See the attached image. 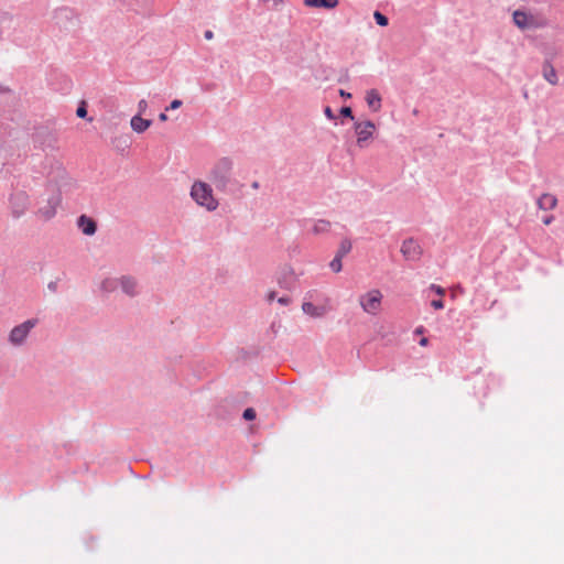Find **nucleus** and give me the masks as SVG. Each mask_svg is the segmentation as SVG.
Returning <instances> with one entry per match:
<instances>
[{
    "label": "nucleus",
    "instance_id": "nucleus-1",
    "mask_svg": "<svg viewBox=\"0 0 564 564\" xmlns=\"http://www.w3.org/2000/svg\"><path fill=\"white\" fill-rule=\"evenodd\" d=\"M234 165V160L229 156H221L212 164L207 177L217 192L232 194L237 188Z\"/></svg>",
    "mask_w": 564,
    "mask_h": 564
},
{
    "label": "nucleus",
    "instance_id": "nucleus-2",
    "mask_svg": "<svg viewBox=\"0 0 564 564\" xmlns=\"http://www.w3.org/2000/svg\"><path fill=\"white\" fill-rule=\"evenodd\" d=\"M189 196L199 207L207 212H215L219 206V202L214 195L213 185L205 181H194L191 186Z\"/></svg>",
    "mask_w": 564,
    "mask_h": 564
},
{
    "label": "nucleus",
    "instance_id": "nucleus-3",
    "mask_svg": "<svg viewBox=\"0 0 564 564\" xmlns=\"http://www.w3.org/2000/svg\"><path fill=\"white\" fill-rule=\"evenodd\" d=\"M37 318H29L12 327L8 334L9 345L14 348H21L25 346L31 333L37 326Z\"/></svg>",
    "mask_w": 564,
    "mask_h": 564
},
{
    "label": "nucleus",
    "instance_id": "nucleus-4",
    "mask_svg": "<svg viewBox=\"0 0 564 564\" xmlns=\"http://www.w3.org/2000/svg\"><path fill=\"white\" fill-rule=\"evenodd\" d=\"M513 23L520 30H529V29H542L549 25L547 20L538 19L533 14L527 13L521 10H516L512 14Z\"/></svg>",
    "mask_w": 564,
    "mask_h": 564
},
{
    "label": "nucleus",
    "instance_id": "nucleus-5",
    "mask_svg": "<svg viewBox=\"0 0 564 564\" xmlns=\"http://www.w3.org/2000/svg\"><path fill=\"white\" fill-rule=\"evenodd\" d=\"M382 293L378 289H372L360 295L359 304L362 311L369 315H377L381 307Z\"/></svg>",
    "mask_w": 564,
    "mask_h": 564
},
{
    "label": "nucleus",
    "instance_id": "nucleus-6",
    "mask_svg": "<svg viewBox=\"0 0 564 564\" xmlns=\"http://www.w3.org/2000/svg\"><path fill=\"white\" fill-rule=\"evenodd\" d=\"M313 296L314 292L306 293L305 301L302 303V311L310 317L322 318L330 311L329 299L325 297L323 304L316 305L312 302Z\"/></svg>",
    "mask_w": 564,
    "mask_h": 564
},
{
    "label": "nucleus",
    "instance_id": "nucleus-7",
    "mask_svg": "<svg viewBox=\"0 0 564 564\" xmlns=\"http://www.w3.org/2000/svg\"><path fill=\"white\" fill-rule=\"evenodd\" d=\"M11 214L13 218L22 217L30 206L29 195L24 191H18L10 196Z\"/></svg>",
    "mask_w": 564,
    "mask_h": 564
},
{
    "label": "nucleus",
    "instance_id": "nucleus-8",
    "mask_svg": "<svg viewBox=\"0 0 564 564\" xmlns=\"http://www.w3.org/2000/svg\"><path fill=\"white\" fill-rule=\"evenodd\" d=\"M355 132L357 134V144L364 148L367 142L372 139L376 131V124L371 120L357 121L354 124Z\"/></svg>",
    "mask_w": 564,
    "mask_h": 564
},
{
    "label": "nucleus",
    "instance_id": "nucleus-9",
    "mask_svg": "<svg viewBox=\"0 0 564 564\" xmlns=\"http://www.w3.org/2000/svg\"><path fill=\"white\" fill-rule=\"evenodd\" d=\"M400 251L406 261L413 262L419 261L423 253L421 245L413 238L405 239Z\"/></svg>",
    "mask_w": 564,
    "mask_h": 564
},
{
    "label": "nucleus",
    "instance_id": "nucleus-10",
    "mask_svg": "<svg viewBox=\"0 0 564 564\" xmlns=\"http://www.w3.org/2000/svg\"><path fill=\"white\" fill-rule=\"evenodd\" d=\"M61 204L59 194H54L47 198V203L44 207L39 209V215L45 219L50 220L56 215V210L58 205Z\"/></svg>",
    "mask_w": 564,
    "mask_h": 564
},
{
    "label": "nucleus",
    "instance_id": "nucleus-11",
    "mask_svg": "<svg viewBox=\"0 0 564 564\" xmlns=\"http://www.w3.org/2000/svg\"><path fill=\"white\" fill-rule=\"evenodd\" d=\"M119 286L121 291L128 296H135L139 293L138 282L130 275H122L119 278Z\"/></svg>",
    "mask_w": 564,
    "mask_h": 564
},
{
    "label": "nucleus",
    "instance_id": "nucleus-12",
    "mask_svg": "<svg viewBox=\"0 0 564 564\" xmlns=\"http://www.w3.org/2000/svg\"><path fill=\"white\" fill-rule=\"evenodd\" d=\"M77 227L86 236H93L97 231V225L95 220L86 215H82L78 217Z\"/></svg>",
    "mask_w": 564,
    "mask_h": 564
},
{
    "label": "nucleus",
    "instance_id": "nucleus-13",
    "mask_svg": "<svg viewBox=\"0 0 564 564\" xmlns=\"http://www.w3.org/2000/svg\"><path fill=\"white\" fill-rule=\"evenodd\" d=\"M536 205L541 210H552L557 205V198L553 194L544 193L536 199Z\"/></svg>",
    "mask_w": 564,
    "mask_h": 564
},
{
    "label": "nucleus",
    "instance_id": "nucleus-14",
    "mask_svg": "<svg viewBox=\"0 0 564 564\" xmlns=\"http://www.w3.org/2000/svg\"><path fill=\"white\" fill-rule=\"evenodd\" d=\"M152 126V120L143 119L142 116L134 115L130 120V127L135 133H143Z\"/></svg>",
    "mask_w": 564,
    "mask_h": 564
},
{
    "label": "nucleus",
    "instance_id": "nucleus-15",
    "mask_svg": "<svg viewBox=\"0 0 564 564\" xmlns=\"http://www.w3.org/2000/svg\"><path fill=\"white\" fill-rule=\"evenodd\" d=\"M366 101L368 107L377 112L381 109V96L377 89H369L366 93Z\"/></svg>",
    "mask_w": 564,
    "mask_h": 564
},
{
    "label": "nucleus",
    "instance_id": "nucleus-16",
    "mask_svg": "<svg viewBox=\"0 0 564 564\" xmlns=\"http://www.w3.org/2000/svg\"><path fill=\"white\" fill-rule=\"evenodd\" d=\"M542 75H543V78L549 84H551L553 86L557 85V83H558L557 73H556L555 68L553 67V65L549 61H545L543 63Z\"/></svg>",
    "mask_w": 564,
    "mask_h": 564
},
{
    "label": "nucleus",
    "instance_id": "nucleus-17",
    "mask_svg": "<svg viewBox=\"0 0 564 564\" xmlns=\"http://www.w3.org/2000/svg\"><path fill=\"white\" fill-rule=\"evenodd\" d=\"M56 23L62 26L64 20L68 21L70 24L76 22L75 13L69 8H61L55 12Z\"/></svg>",
    "mask_w": 564,
    "mask_h": 564
},
{
    "label": "nucleus",
    "instance_id": "nucleus-18",
    "mask_svg": "<svg viewBox=\"0 0 564 564\" xmlns=\"http://www.w3.org/2000/svg\"><path fill=\"white\" fill-rule=\"evenodd\" d=\"M303 3L311 8L334 9L338 6V0H304Z\"/></svg>",
    "mask_w": 564,
    "mask_h": 564
},
{
    "label": "nucleus",
    "instance_id": "nucleus-19",
    "mask_svg": "<svg viewBox=\"0 0 564 564\" xmlns=\"http://www.w3.org/2000/svg\"><path fill=\"white\" fill-rule=\"evenodd\" d=\"M119 286V279L117 278H106L100 282L99 289L104 293H111L117 290Z\"/></svg>",
    "mask_w": 564,
    "mask_h": 564
},
{
    "label": "nucleus",
    "instance_id": "nucleus-20",
    "mask_svg": "<svg viewBox=\"0 0 564 564\" xmlns=\"http://www.w3.org/2000/svg\"><path fill=\"white\" fill-rule=\"evenodd\" d=\"M330 229V223L326 219H318L314 221L312 232L314 235H322L328 232Z\"/></svg>",
    "mask_w": 564,
    "mask_h": 564
},
{
    "label": "nucleus",
    "instance_id": "nucleus-21",
    "mask_svg": "<svg viewBox=\"0 0 564 564\" xmlns=\"http://www.w3.org/2000/svg\"><path fill=\"white\" fill-rule=\"evenodd\" d=\"M351 249H352V243H351L350 239L344 238V239H341L335 256L343 259L346 254H348L351 251Z\"/></svg>",
    "mask_w": 564,
    "mask_h": 564
},
{
    "label": "nucleus",
    "instance_id": "nucleus-22",
    "mask_svg": "<svg viewBox=\"0 0 564 564\" xmlns=\"http://www.w3.org/2000/svg\"><path fill=\"white\" fill-rule=\"evenodd\" d=\"M341 258H338L337 256L334 257V259L329 262V268L333 272L339 273L343 269L341 264Z\"/></svg>",
    "mask_w": 564,
    "mask_h": 564
},
{
    "label": "nucleus",
    "instance_id": "nucleus-23",
    "mask_svg": "<svg viewBox=\"0 0 564 564\" xmlns=\"http://www.w3.org/2000/svg\"><path fill=\"white\" fill-rule=\"evenodd\" d=\"M373 18H375L377 24L380 26H387L389 23L388 18L379 11H375Z\"/></svg>",
    "mask_w": 564,
    "mask_h": 564
},
{
    "label": "nucleus",
    "instance_id": "nucleus-24",
    "mask_svg": "<svg viewBox=\"0 0 564 564\" xmlns=\"http://www.w3.org/2000/svg\"><path fill=\"white\" fill-rule=\"evenodd\" d=\"M148 101L145 99H141L139 100L138 105H137V108H138V113L139 116H142L143 113L147 112L148 110Z\"/></svg>",
    "mask_w": 564,
    "mask_h": 564
},
{
    "label": "nucleus",
    "instance_id": "nucleus-25",
    "mask_svg": "<svg viewBox=\"0 0 564 564\" xmlns=\"http://www.w3.org/2000/svg\"><path fill=\"white\" fill-rule=\"evenodd\" d=\"M242 417L247 421H251L256 417V411L252 408H247L242 413Z\"/></svg>",
    "mask_w": 564,
    "mask_h": 564
},
{
    "label": "nucleus",
    "instance_id": "nucleus-26",
    "mask_svg": "<svg viewBox=\"0 0 564 564\" xmlns=\"http://www.w3.org/2000/svg\"><path fill=\"white\" fill-rule=\"evenodd\" d=\"M76 115L78 118L85 119L87 117L86 104L83 101L82 105L77 108Z\"/></svg>",
    "mask_w": 564,
    "mask_h": 564
},
{
    "label": "nucleus",
    "instance_id": "nucleus-27",
    "mask_svg": "<svg viewBox=\"0 0 564 564\" xmlns=\"http://www.w3.org/2000/svg\"><path fill=\"white\" fill-rule=\"evenodd\" d=\"M340 115L343 117H346V118H349V119L354 120V116H352V111H351L350 107H343L340 109Z\"/></svg>",
    "mask_w": 564,
    "mask_h": 564
},
{
    "label": "nucleus",
    "instance_id": "nucleus-28",
    "mask_svg": "<svg viewBox=\"0 0 564 564\" xmlns=\"http://www.w3.org/2000/svg\"><path fill=\"white\" fill-rule=\"evenodd\" d=\"M182 100L180 99H174L171 101V104L169 105V107H166L165 110H175V109H178L181 106H182Z\"/></svg>",
    "mask_w": 564,
    "mask_h": 564
},
{
    "label": "nucleus",
    "instance_id": "nucleus-29",
    "mask_svg": "<svg viewBox=\"0 0 564 564\" xmlns=\"http://www.w3.org/2000/svg\"><path fill=\"white\" fill-rule=\"evenodd\" d=\"M430 290L434 291L440 296H443L445 294V290L437 284H431Z\"/></svg>",
    "mask_w": 564,
    "mask_h": 564
},
{
    "label": "nucleus",
    "instance_id": "nucleus-30",
    "mask_svg": "<svg viewBox=\"0 0 564 564\" xmlns=\"http://www.w3.org/2000/svg\"><path fill=\"white\" fill-rule=\"evenodd\" d=\"M431 306L435 310H442L444 308V302L442 300H433Z\"/></svg>",
    "mask_w": 564,
    "mask_h": 564
},
{
    "label": "nucleus",
    "instance_id": "nucleus-31",
    "mask_svg": "<svg viewBox=\"0 0 564 564\" xmlns=\"http://www.w3.org/2000/svg\"><path fill=\"white\" fill-rule=\"evenodd\" d=\"M276 302L282 306H286L291 303V299L289 296H281L276 299Z\"/></svg>",
    "mask_w": 564,
    "mask_h": 564
},
{
    "label": "nucleus",
    "instance_id": "nucleus-32",
    "mask_svg": "<svg viewBox=\"0 0 564 564\" xmlns=\"http://www.w3.org/2000/svg\"><path fill=\"white\" fill-rule=\"evenodd\" d=\"M324 115L329 120H334L336 118L330 107H325Z\"/></svg>",
    "mask_w": 564,
    "mask_h": 564
},
{
    "label": "nucleus",
    "instance_id": "nucleus-33",
    "mask_svg": "<svg viewBox=\"0 0 564 564\" xmlns=\"http://www.w3.org/2000/svg\"><path fill=\"white\" fill-rule=\"evenodd\" d=\"M265 299L268 302L274 301L276 299V292L275 291L268 292V294L265 295Z\"/></svg>",
    "mask_w": 564,
    "mask_h": 564
},
{
    "label": "nucleus",
    "instance_id": "nucleus-34",
    "mask_svg": "<svg viewBox=\"0 0 564 564\" xmlns=\"http://www.w3.org/2000/svg\"><path fill=\"white\" fill-rule=\"evenodd\" d=\"M47 288H48L50 291L56 292V290H57V282H55V281L50 282L47 284Z\"/></svg>",
    "mask_w": 564,
    "mask_h": 564
},
{
    "label": "nucleus",
    "instance_id": "nucleus-35",
    "mask_svg": "<svg viewBox=\"0 0 564 564\" xmlns=\"http://www.w3.org/2000/svg\"><path fill=\"white\" fill-rule=\"evenodd\" d=\"M339 95H340V97H343V98H347V99H348V98H351V94H350V93H348V91H346V90H344V89H340V90H339Z\"/></svg>",
    "mask_w": 564,
    "mask_h": 564
},
{
    "label": "nucleus",
    "instance_id": "nucleus-36",
    "mask_svg": "<svg viewBox=\"0 0 564 564\" xmlns=\"http://www.w3.org/2000/svg\"><path fill=\"white\" fill-rule=\"evenodd\" d=\"M204 37H205L206 40H212V39L214 37V33H213V31H210V30H206V31H205V33H204Z\"/></svg>",
    "mask_w": 564,
    "mask_h": 564
},
{
    "label": "nucleus",
    "instance_id": "nucleus-37",
    "mask_svg": "<svg viewBox=\"0 0 564 564\" xmlns=\"http://www.w3.org/2000/svg\"><path fill=\"white\" fill-rule=\"evenodd\" d=\"M553 220H554L553 216H545L542 221L544 225H550Z\"/></svg>",
    "mask_w": 564,
    "mask_h": 564
},
{
    "label": "nucleus",
    "instance_id": "nucleus-38",
    "mask_svg": "<svg viewBox=\"0 0 564 564\" xmlns=\"http://www.w3.org/2000/svg\"><path fill=\"white\" fill-rule=\"evenodd\" d=\"M419 344H420V346L425 347V346H427V344H429V339H427L426 337H423V338L420 340V343H419Z\"/></svg>",
    "mask_w": 564,
    "mask_h": 564
},
{
    "label": "nucleus",
    "instance_id": "nucleus-39",
    "mask_svg": "<svg viewBox=\"0 0 564 564\" xmlns=\"http://www.w3.org/2000/svg\"><path fill=\"white\" fill-rule=\"evenodd\" d=\"M159 120H160V121H166V120H167V116H166V113H165V112H161V113L159 115Z\"/></svg>",
    "mask_w": 564,
    "mask_h": 564
},
{
    "label": "nucleus",
    "instance_id": "nucleus-40",
    "mask_svg": "<svg viewBox=\"0 0 564 564\" xmlns=\"http://www.w3.org/2000/svg\"><path fill=\"white\" fill-rule=\"evenodd\" d=\"M273 2V7L278 8L279 6L283 4V0H271Z\"/></svg>",
    "mask_w": 564,
    "mask_h": 564
},
{
    "label": "nucleus",
    "instance_id": "nucleus-41",
    "mask_svg": "<svg viewBox=\"0 0 564 564\" xmlns=\"http://www.w3.org/2000/svg\"><path fill=\"white\" fill-rule=\"evenodd\" d=\"M423 332H424V327L423 326H419V327L415 328L414 334H423Z\"/></svg>",
    "mask_w": 564,
    "mask_h": 564
},
{
    "label": "nucleus",
    "instance_id": "nucleus-42",
    "mask_svg": "<svg viewBox=\"0 0 564 564\" xmlns=\"http://www.w3.org/2000/svg\"><path fill=\"white\" fill-rule=\"evenodd\" d=\"M259 186H260V185H259V182H257V181H254V182H252V183H251V187H252L253 189H258V188H259Z\"/></svg>",
    "mask_w": 564,
    "mask_h": 564
}]
</instances>
